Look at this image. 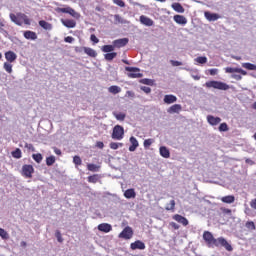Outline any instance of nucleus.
I'll use <instances>...</instances> for the list:
<instances>
[{
    "label": "nucleus",
    "mask_w": 256,
    "mask_h": 256,
    "mask_svg": "<svg viewBox=\"0 0 256 256\" xmlns=\"http://www.w3.org/2000/svg\"><path fill=\"white\" fill-rule=\"evenodd\" d=\"M203 239L209 245V247H224L226 251H233V246L227 242V240L223 237L215 238L213 237V233L209 231H204Z\"/></svg>",
    "instance_id": "nucleus-1"
},
{
    "label": "nucleus",
    "mask_w": 256,
    "mask_h": 256,
    "mask_svg": "<svg viewBox=\"0 0 256 256\" xmlns=\"http://www.w3.org/2000/svg\"><path fill=\"white\" fill-rule=\"evenodd\" d=\"M205 86L208 87V89H219V91H227L230 89L227 83L215 80L206 82Z\"/></svg>",
    "instance_id": "nucleus-2"
},
{
    "label": "nucleus",
    "mask_w": 256,
    "mask_h": 256,
    "mask_svg": "<svg viewBox=\"0 0 256 256\" xmlns=\"http://www.w3.org/2000/svg\"><path fill=\"white\" fill-rule=\"evenodd\" d=\"M125 135V129L121 125H116L113 128L112 132V139H115L116 141H121Z\"/></svg>",
    "instance_id": "nucleus-3"
},
{
    "label": "nucleus",
    "mask_w": 256,
    "mask_h": 256,
    "mask_svg": "<svg viewBox=\"0 0 256 256\" xmlns=\"http://www.w3.org/2000/svg\"><path fill=\"white\" fill-rule=\"evenodd\" d=\"M34 173L35 168H33V165L25 164L22 166V175L26 177V179H31Z\"/></svg>",
    "instance_id": "nucleus-4"
},
{
    "label": "nucleus",
    "mask_w": 256,
    "mask_h": 256,
    "mask_svg": "<svg viewBox=\"0 0 256 256\" xmlns=\"http://www.w3.org/2000/svg\"><path fill=\"white\" fill-rule=\"evenodd\" d=\"M125 70L129 72L128 77H130V79H141V77H143V74L139 73V68L126 67Z\"/></svg>",
    "instance_id": "nucleus-5"
},
{
    "label": "nucleus",
    "mask_w": 256,
    "mask_h": 256,
    "mask_svg": "<svg viewBox=\"0 0 256 256\" xmlns=\"http://www.w3.org/2000/svg\"><path fill=\"white\" fill-rule=\"evenodd\" d=\"M133 237V228L125 227L123 231L119 234L120 239H131Z\"/></svg>",
    "instance_id": "nucleus-6"
},
{
    "label": "nucleus",
    "mask_w": 256,
    "mask_h": 256,
    "mask_svg": "<svg viewBox=\"0 0 256 256\" xmlns=\"http://www.w3.org/2000/svg\"><path fill=\"white\" fill-rule=\"evenodd\" d=\"M145 247H146L145 244L141 240H137L130 244V249H132V251H136V249H139L140 251H144Z\"/></svg>",
    "instance_id": "nucleus-7"
},
{
    "label": "nucleus",
    "mask_w": 256,
    "mask_h": 256,
    "mask_svg": "<svg viewBox=\"0 0 256 256\" xmlns=\"http://www.w3.org/2000/svg\"><path fill=\"white\" fill-rule=\"evenodd\" d=\"M204 17L207 19V21L213 22L217 21L218 19H221V16L217 13H211L209 11L204 12Z\"/></svg>",
    "instance_id": "nucleus-8"
},
{
    "label": "nucleus",
    "mask_w": 256,
    "mask_h": 256,
    "mask_svg": "<svg viewBox=\"0 0 256 256\" xmlns=\"http://www.w3.org/2000/svg\"><path fill=\"white\" fill-rule=\"evenodd\" d=\"M173 219H174V221H177V223H180L184 227H187V225H189V220H187V218H185L179 214H175L173 216Z\"/></svg>",
    "instance_id": "nucleus-9"
},
{
    "label": "nucleus",
    "mask_w": 256,
    "mask_h": 256,
    "mask_svg": "<svg viewBox=\"0 0 256 256\" xmlns=\"http://www.w3.org/2000/svg\"><path fill=\"white\" fill-rule=\"evenodd\" d=\"M140 23L146 27H153L154 25L153 20L145 15L140 16Z\"/></svg>",
    "instance_id": "nucleus-10"
},
{
    "label": "nucleus",
    "mask_w": 256,
    "mask_h": 256,
    "mask_svg": "<svg viewBox=\"0 0 256 256\" xmlns=\"http://www.w3.org/2000/svg\"><path fill=\"white\" fill-rule=\"evenodd\" d=\"M127 43H129V38H121L113 41L114 47H118V49H120V47H125Z\"/></svg>",
    "instance_id": "nucleus-11"
},
{
    "label": "nucleus",
    "mask_w": 256,
    "mask_h": 256,
    "mask_svg": "<svg viewBox=\"0 0 256 256\" xmlns=\"http://www.w3.org/2000/svg\"><path fill=\"white\" fill-rule=\"evenodd\" d=\"M5 59L8 63H15L17 61V54L13 51H8L5 53Z\"/></svg>",
    "instance_id": "nucleus-12"
},
{
    "label": "nucleus",
    "mask_w": 256,
    "mask_h": 256,
    "mask_svg": "<svg viewBox=\"0 0 256 256\" xmlns=\"http://www.w3.org/2000/svg\"><path fill=\"white\" fill-rule=\"evenodd\" d=\"M164 103H166V105H171L173 103H177V96L173 95V94H167L164 96Z\"/></svg>",
    "instance_id": "nucleus-13"
},
{
    "label": "nucleus",
    "mask_w": 256,
    "mask_h": 256,
    "mask_svg": "<svg viewBox=\"0 0 256 256\" xmlns=\"http://www.w3.org/2000/svg\"><path fill=\"white\" fill-rule=\"evenodd\" d=\"M173 19L178 25L185 26V24L187 23V18L183 15H174Z\"/></svg>",
    "instance_id": "nucleus-14"
},
{
    "label": "nucleus",
    "mask_w": 256,
    "mask_h": 256,
    "mask_svg": "<svg viewBox=\"0 0 256 256\" xmlns=\"http://www.w3.org/2000/svg\"><path fill=\"white\" fill-rule=\"evenodd\" d=\"M207 122L209 123V125H212V126L219 125V123H221V118L215 117L213 115H208Z\"/></svg>",
    "instance_id": "nucleus-15"
},
{
    "label": "nucleus",
    "mask_w": 256,
    "mask_h": 256,
    "mask_svg": "<svg viewBox=\"0 0 256 256\" xmlns=\"http://www.w3.org/2000/svg\"><path fill=\"white\" fill-rule=\"evenodd\" d=\"M130 147H129V151L131 153H133V151L137 150V147H139V141H137V138H135L134 136L130 137Z\"/></svg>",
    "instance_id": "nucleus-16"
},
{
    "label": "nucleus",
    "mask_w": 256,
    "mask_h": 256,
    "mask_svg": "<svg viewBox=\"0 0 256 256\" xmlns=\"http://www.w3.org/2000/svg\"><path fill=\"white\" fill-rule=\"evenodd\" d=\"M62 25H64V27H67L68 29H73L76 27L77 22H75V20H69V19H62L61 20Z\"/></svg>",
    "instance_id": "nucleus-17"
},
{
    "label": "nucleus",
    "mask_w": 256,
    "mask_h": 256,
    "mask_svg": "<svg viewBox=\"0 0 256 256\" xmlns=\"http://www.w3.org/2000/svg\"><path fill=\"white\" fill-rule=\"evenodd\" d=\"M112 229L113 227L111 226V224L102 223L98 225V231H102V233H109Z\"/></svg>",
    "instance_id": "nucleus-18"
},
{
    "label": "nucleus",
    "mask_w": 256,
    "mask_h": 256,
    "mask_svg": "<svg viewBox=\"0 0 256 256\" xmlns=\"http://www.w3.org/2000/svg\"><path fill=\"white\" fill-rule=\"evenodd\" d=\"M159 153L164 159H169V157H171V152L167 149L166 146H161L159 148Z\"/></svg>",
    "instance_id": "nucleus-19"
},
{
    "label": "nucleus",
    "mask_w": 256,
    "mask_h": 256,
    "mask_svg": "<svg viewBox=\"0 0 256 256\" xmlns=\"http://www.w3.org/2000/svg\"><path fill=\"white\" fill-rule=\"evenodd\" d=\"M181 109H183L181 104H174L168 108L167 113H170V115H173V113H179Z\"/></svg>",
    "instance_id": "nucleus-20"
},
{
    "label": "nucleus",
    "mask_w": 256,
    "mask_h": 256,
    "mask_svg": "<svg viewBox=\"0 0 256 256\" xmlns=\"http://www.w3.org/2000/svg\"><path fill=\"white\" fill-rule=\"evenodd\" d=\"M24 37L25 39H28L30 41H35L37 39V33L31 31V30H27L24 32Z\"/></svg>",
    "instance_id": "nucleus-21"
},
{
    "label": "nucleus",
    "mask_w": 256,
    "mask_h": 256,
    "mask_svg": "<svg viewBox=\"0 0 256 256\" xmlns=\"http://www.w3.org/2000/svg\"><path fill=\"white\" fill-rule=\"evenodd\" d=\"M39 25L42 29H45V31H51V29H53V25L45 20H40Z\"/></svg>",
    "instance_id": "nucleus-22"
},
{
    "label": "nucleus",
    "mask_w": 256,
    "mask_h": 256,
    "mask_svg": "<svg viewBox=\"0 0 256 256\" xmlns=\"http://www.w3.org/2000/svg\"><path fill=\"white\" fill-rule=\"evenodd\" d=\"M136 193H135V189H127L125 192H124V197H126V199H135L136 197Z\"/></svg>",
    "instance_id": "nucleus-23"
},
{
    "label": "nucleus",
    "mask_w": 256,
    "mask_h": 256,
    "mask_svg": "<svg viewBox=\"0 0 256 256\" xmlns=\"http://www.w3.org/2000/svg\"><path fill=\"white\" fill-rule=\"evenodd\" d=\"M84 53L88 55L89 57H97V51H95L93 48L90 47H83Z\"/></svg>",
    "instance_id": "nucleus-24"
},
{
    "label": "nucleus",
    "mask_w": 256,
    "mask_h": 256,
    "mask_svg": "<svg viewBox=\"0 0 256 256\" xmlns=\"http://www.w3.org/2000/svg\"><path fill=\"white\" fill-rule=\"evenodd\" d=\"M222 203H227L228 205H231V203H235V196L228 195L221 198Z\"/></svg>",
    "instance_id": "nucleus-25"
},
{
    "label": "nucleus",
    "mask_w": 256,
    "mask_h": 256,
    "mask_svg": "<svg viewBox=\"0 0 256 256\" xmlns=\"http://www.w3.org/2000/svg\"><path fill=\"white\" fill-rule=\"evenodd\" d=\"M18 17L20 19V21L23 23H25V25H31V20L29 19V17H27V15L23 14V13H18Z\"/></svg>",
    "instance_id": "nucleus-26"
},
{
    "label": "nucleus",
    "mask_w": 256,
    "mask_h": 256,
    "mask_svg": "<svg viewBox=\"0 0 256 256\" xmlns=\"http://www.w3.org/2000/svg\"><path fill=\"white\" fill-rule=\"evenodd\" d=\"M172 9L176 11V13H185V8L180 3H173Z\"/></svg>",
    "instance_id": "nucleus-27"
},
{
    "label": "nucleus",
    "mask_w": 256,
    "mask_h": 256,
    "mask_svg": "<svg viewBox=\"0 0 256 256\" xmlns=\"http://www.w3.org/2000/svg\"><path fill=\"white\" fill-rule=\"evenodd\" d=\"M10 19L13 23H15L16 25H19V27H21L22 22L20 21L19 18V14L15 15V14H10Z\"/></svg>",
    "instance_id": "nucleus-28"
},
{
    "label": "nucleus",
    "mask_w": 256,
    "mask_h": 256,
    "mask_svg": "<svg viewBox=\"0 0 256 256\" xmlns=\"http://www.w3.org/2000/svg\"><path fill=\"white\" fill-rule=\"evenodd\" d=\"M101 50L103 53H112V51H115V45H104Z\"/></svg>",
    "instance_id": "nucleus-29"
},
{
    "label": "nucleus",
    "mask_w": 256,
    "mask_h": 256,
    "mask_svg": "<svg viewBox=\"0 0 256 256\" xmlns=\"http://www.w3.org/2000/svg\"><path fill=\"white\" fill-rule=\"evenodd\" d=\"M242 67L244 69H248V71H256V65L255 64H251L249 62L242 63Z\"/></svg>",
    "instance_id": "nucleus-30"
},
{
    "label": "nucleus",
    "mask_w": 256,
    "mask_h": 256,
    "mask_svg": "<svg viewBox=\"0 0 256 256\" xmlns=\"http://www.w3.org/2000/svg\"><path fill=\"white\" fill-rule=\"evenodd\" d=\"M109 93H112L113 95H117V93H121V87L119 86H110L108 88Z\"/></svg>",
    "instance_id": "nucleus-31"
},
{
    "label": "nucleus",
    "mask_w": 256,
    "mask_h": 256,
    "mask_svg": "<svg viewBox=\"0 0 256 256\" xmlns=\"http://www.w3.org/2000/svg\"><path fill=\"white\" fill-rule=\"evenodd\" d=\"M106 61H113L117 57V52H108L104 55Z\"/></svg>",
    "instance_id": "nucleus-32"
},
{
    "label": "nucleus",
    "mask_w": 256,
    "mask_h": 256,
    "mask_svg": "<svg viewBox=\"0 0 256 256\" xmlns=\"http://www.w3.org/2000/svg\"><path fill=\"white\" fill-rule=\"evenodd\" d=\"M3 67L6 73H13V65L11 62H5Z\"/></svg>",
    "instance_id": "nucleus-33"
},
{
    "label": "nucleus",
    "mask_w": 256,
    "mask_h": 256,
    "mask_svg": "<svg viewBox=\"0 0 256 256\" xmlns=\"http://www.w3.org/2000/svg\"><path fill=\"white\" fill-rule=\"evenodd\" d=\"M166 211H172V213L175 211V200H171L170 203L166 204L165 207Z\"/></svg>",
    "instance_id": "nucleus-34"
},
{
    "label": "nucleus",
    "mask_w": 256,
    "mask_h": 256,
    "mask_svg": "<svg viewBox=\"0 0 256 256\" xmlns=\"http://www.w3.org/2000/svg\"><path fill=\"white\" fill-rule=\"evenodd\" d=\"M0 237L3 239V241H7V239H9V233H7L5 229L0 228Z\"/></svg>",
    "instance_id": "nucleus-35"
},
{
    "label": "nucleus",
    "mask_w": 256,
    "mask_h": 256,
    "mask_svg": "<svg viewBox=\"0 0 256 256\" xmlns=\"http://www.w3.org/2000/svg\"><path fill=\"white\" fill-rule=\"evenodd\" d=\"M115 119H117V121H125V113H117V112H114L113 113Z\"/></svg>",
    "instance_id": "nucleus-36"
},
{
    "label": "nucleus",
    "mask_w": 256,
    "mask_h": 256,
    "mask_svg": "<svg viewBox=\"0 0 256 256\" xmlns=\"http://www.w3.org/2000/svg\"><path fill=\"white\" fill-rule=\"evenodd\" d=\"M194 61H196V63H199L200 65H205V63H207V57L199 56L195 58Z\"/></svg>",
    "instance_id": "nucleus-37"
},
{
    "label": "nucleus",
    "mask_w": 256,
    "mask_h": 256,
    "mask_svg": "<svg viewBox=\"0 0 256 256\" xmlns=\"http://www.w3.org/2000/svg\"><path fill=\"white\" fill-rule=\"evenodd\" d=\"M155 143V139L153 138H149V139H146L144 140V149H149V146L150 145H153Z\"/></svg>",
    "instance_id": "nucleus-38"
},
{
    "label": "nucleus",
    "mask_w": 256,
    "mask_h": 256,
    "mask_svg": "<svg viewBox=\"0 0 256 256\" xmlns=\"http://www.w3.org/2000/svg\"><path fill=\"white\" fill-rule=\"evenodd\" d=\"M68 15H71V17H74V19H79L81 17V14H79L75 9L70 8Z\"/></svg>",
    "instance_id": "nucleus-39"
},
{
    "label": "nucleus",
    "mask_w": 256,
    "mask_h": 256,
    "mask_svg": "<svg viewBox=\"0 0 256 256\" xmlns=\"http://www.w3.org/2000/svg\"><path fill=\"white\" fill-rule=\"evenodd\" d=\"M87 169L88 171H92V173H97V171H99V166L96 164H88Z\"/></svg>",
    "instance_id": "nucleus-40"
},
{
    "label": "nucleus",
    "mask_w": 256,
    "mask_h": 256,
    "mask_svg": "<svg viewBox=\"0 0 256 256\" xmlns=\"http://www.w3.org/2000/svg\"><path fill=\"white\" fill-rule=\"evenodd\" d=\"M114 19H115L116 25H117V23H121L122 25H125V23H127V21L125 19H123L122 17H120L119 14L114 15Z\"/></svg>",
    "instance_id": "nucleus-41"
},
{
    "label": "nucleus",
    "mask_w": 256,
    "mask_h": 256,
    "mask_svg": "<svg viewBox=\"0 0 256 256\" xmlns=\"http://www.w3.org/2000/svg\"><path fill=\"white\" fill-rule=\"evenodd\" d=\"M32 159H34L36 163H41V161H43V155H41V153L33 154Z\"/></svg>",
    "instance_id": "nucleus-42"
},
{
    "label": "nucleus",
    "mask_w": 256,
    "mask_h": 256,
    "mask_svg": "<svg viewBox=\"0 0 256 256\" xmlns=\"http://www.w3.org/2000/svg\"><path fill=\"white\" fill-rule=\"evenodd\" d=\"M55 164V156H49L46 158V165L51 167V165Z\"/></svg>",
    "instance_id": "nucleus-43"
},
{
    "label": "nucleus",
    "mask_w": 256,
    "mask_h": 256,
    "mask_svg": "<svg viewBox=\"0 0 256 256\" xmlns=\"http://www.w3.org/2000/svg\"><path fill=\"white\" fill-rule=\"evenodd\" d=\"M12 157H14V159H21V149L17 148L14 150L12 152Z\"/></svg>",
    "instance_id": "nucleus-44"
},
{
    "label": "nucleus",
    "mask_w": 256,
    "mask_h": 256,
    "mask_svg": "<svg viewBox=\"0 0 256 256\" xmlns=\"http://www.w3.org/2000/svg\"><path fill=\"white\" fill-rule=\"evenodd\" d=\"M218 129L221 133L227 132V131H229V126L227 125V123H222V124H220Z\"/></svg>",
    "instance_id": "nucleus-45"
},
{
    "label": "nucleus",
    "mask_w": 256,
    "mask_h": 256,
    "mask_svg": "<svg viewBox=\"0 0 256 256\" xmlns=\"http://www.w3.org/2000/svg\"><path fill=\"white\" fill-rule=\"evenodd\" d=\"M119 147H123V143H117V142L110 143V149L117 150Z\"/></svg>",
    "instance_id": "nucleus-46"
},
{
    "label": "nucleus",
    "mask_w": 256,
    "mask_h": 256,
    "mask_svg": "<svg viewBox=\"0 0 256 256\" xmlns=\"http://www.w3.org/2000/svg\"><path fill=\"white\" fill-rule=\"evenodd\" d=\"M3 27H5V23H3V21H0V33H2V35L7 37L9 33L7 32V30L3 29Z\"/></svg>",
    "instance_id": "nucleus-47"
},
{
    "label": "nucleus",
    "mask_w": 256,
    "mask_h": 256,
    "mask_svg": "<svg viewBox=\"0 0 256 256\" xmlns=\"http://www.w3.org/2000/svg\"><path fill=\"white\" fill-rule=\"evenodd\" d=\"M89 183H97L99 181V176L98 175H92L88 177Z\"/></svg>",
    "instance_id": "nucleus-48"
},
{
    "label": "nucleus",
    "mask_w": 256,
    "mask_h": 256,
    "mask_svg": "<svg viewBox=\"0 0 256 256\" xmlns=\"http://www.w3.org/2000/svg\"><path fill=\"white\" fill-rule=\"evenodd\" d=\"M55 237L57 238L58 243H63V237L61 236V232L59 230L56 231Z\"/></svg>",
    "instance_id": "nucleus-49"
},
{
    "label": "nucleus",
    "mask_w": 256,
    "mask_h": 256,
    "mask_svg": "<svg viewBox=\"0 0 256 256\" xmlns=\"http://www.w3.org/2000/svg\"><path fill=\"white\" fill-rule=\"evenodd\" d=\"M73 163H74L75 165H81V163H82L81 157H79V156H74V157H73Z\"/></svg>",
    "instance_id": "nucleus-50"
},
{
    "label": "nucleus",
    "mask_w": 256,
    "mask_h": 256,
    "mask_svg": "<svg viewBox=\"0 0 256 256\" xmlns=\"http://www.w3.org/2000/svg\"><path fill=\"white\" fill-rule=\"evenodd\" d=\"M172 67H180V65H183V62L177 61V60H171L170 61Z\"/></svg>",
    "instance_id": "nucleus-51"
},
{
    "label": "nucleus",
    "mask_w": 256,
    "mask_h": 256,
    "mask_svg": "<svg viewBox=\"0 0 256 256\" xmlns=\"http://www.w3.org/2000/svg\"><path fill=\"white\" fill-rule=\"evenodd\" d=\"M113 3L118 5V7H125V2L123 0H113Z\"/></svg>",
    "instance_id": "nucleus-52"
},
{
    "label": "nucleus",
    "mask_w": 256,
    "mask_h": 256,
    "mask_svg": "<svg viewBox=\"0 0 256 256\" xmlns=\"http://www.w3.org/2000/svg\"><path fill=\"white\" fill-rule=\"evenodd\" d=\"M246 227H247V229H251V231H255V223L254 222H247Z\"/></svg>",
    "instance_id": "nucleus-53"
},
{
    "label": "nucleus",
    "mask_w": 256,
    "mask_h": 256,
    "mask_svg": "<svg viewBox=\"0 0 256 256\" xmlns=\"http://www.w3.org/2000/svg\"><path fill=\"white\" fill-rule=\"evenodd\" d=\"M237 71H238V68H231V67L225 68L226 73H237Z\"/></svg>",
    "instance_id": "nucleus-54"
},
{
    "label": "nucleus",
    "mask_w": 256,
    "mask_h": 256,
    "mask_svg": "<svg viewBox=\"0 0 256 256\" xmlns=\"http://www.w3.org/2000/svg\"><path fill=\"white\" fill-rule=\"evenodd\" d=\"M141 91H144V93H146L147 95H149V93H151V88L147 87V86H142L141 87Z\"/></svg>",
    "instance_id": "nucleus-55"
},
{
    "label": "nucleus",
    "mask_w": 256,
    "mask_h": 256,
    "mask_svg": "<svg viewBox=\"0 0 256 256\" xmlns=\"http://www.w3.org/2000/svg\"><path fill=\"white\" fill-rule=\"evenodd\" d=\"M231 77L236 81H241V79H243V76H241L240 74H232Z\"/></svg>",
    "instance_id": "nucleus-56"
},
{
    "label": "nucleus",
    "mask_w": 256,
    "mask_h": 256,
    "mask_svg": "<svg viewBox=\"0 0 256 256\" xmlns=\"http://www.w3.org/2000/svg\"><path fill=\"white\" fill-rule=\"evenodd\" d=\"M65 43H73V41H75V38H73L72 36H67L64 38Z\"/></svg>",
    "instance_id": "nucleus-57"
},
{
    "label": "nucleus",
    "mask_w": 256,
    "mask_h": 256,
    "mask_svg": "<svg viewBox=\"0 0 256 256\" xmlns=\"http://www.w3.org/2000/svg\"><path fill=\"white\" fill-rule=\"evenodd\" d=\"M90 40L92 41V43H99V38H97L95 34H91Z\"/></svg>",
    "instance_id": "nucleus-58"
},
{
    "label": "nucleus",
    "mask_w": 256,
    "mask_h": 256,
    "mask_svg": "<svg viewBox=\"0 0 256 256\" xmlns=\"http://www.w3.org/2000/svg\"><path fill=\"white\" fill-rule=\"evenodd\" d=\"M142 83L144 85H153V80L145 78L142 80Z\"/></svg>",
    "instance_id": "nucleus-59"
},
{
    "label": "nucleus",
    "mask_w": 256,
    "mask_h": 256,
    "mask_svg": "<svg viewBox=\"0 0 256 256\" xmlns=\"http://www.w3.org/2000/svg\"><path fill=\"white\" fill-rule=\"evenodd\" d=\"M209 73L212 76L217 75V73H219V69H217V68L209 69Z\"/></svg>",
    "instance_id": "nucleus-60"
},
{
    "label": "nucleus",
    "mask_w": 256,
    "mask_h": 256,
    "mask_svg": "<svg viewBox=\"0 0 256 256\" xmlns=\"http://www.w3.org/2000/svg\"><path fill=\"white\" fill-rule=\"evenodd\" d=\"M69 10H71V7H66V8H59L58 11L60 13H68L69 14Z\"/></svg>",
    "instance_id": "nucleus-61"
},
{
    "label": "nucleus",
    "mask_w": 256,
    "mask_h": 256,
    "mask_svg": "<svg viewBox=\"0 0 256 256\" xmlns=\"http://www.w3.org/2000/svg\"><path fill=\"white\" fill-rule=\"evenodd\" d=\"M25 148L28 149L29 151H35V147L33 146V144H25Z\"/></svg>",
    "instance_id": "nucleus-62"
},
{
    "label": "nucleus",
    "mask_w": 256,
    "mask_h": 256,
    "mask_svg": "<svg viewBox=\"0 0 256 256\" xmlns=\"http://www.w3.org/2000/svg\"><path fill=\"white\" fill-rule=\"evenodd\" d=\"M250 207L256 210V198L250 201Z\"/></svg>",
    "instance_id": "nucleus-63"
},
{
    "label": "nucleus",
    "mask_w": 256,
    "mask_h": 256,
    "mask_svg": "<svg viewBox=\"0 0 256 256\" xmlns=\"http://www.w3.org/2000/svg\"><path fill=\"white\" fill-rule=\"evenodd\" d=\"M96 147H98V149H103L105 147V144H103V142H101V141H98L96 143Z\"/></svg>",
    "instance_id": "nucleus-64"
}]
</instances>
